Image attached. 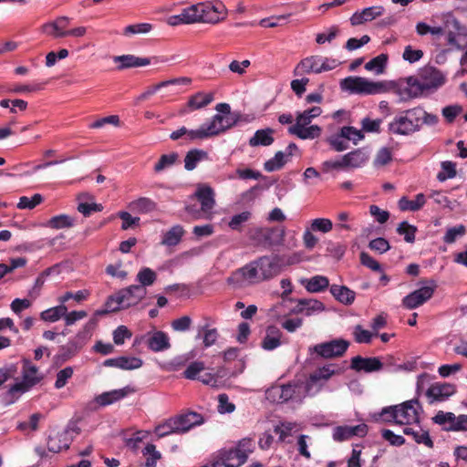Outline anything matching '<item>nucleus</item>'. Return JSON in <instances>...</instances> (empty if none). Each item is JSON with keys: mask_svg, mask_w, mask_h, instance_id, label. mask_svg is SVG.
<instances>
[{"mask_svg": "<svg viewBox=\"0 0 467 467\" xmlns=\"http://www.w3.org/2000/svg\"><path fill=\"white\" fill-rule=\"evenodd\" d=\"M444 81V76L439 69L425 66L419 70L418 76L405 78L407 87L400 90V95L404 97V99L418 98L425 91L441 87Z\"/></svg>", "mask_w": 467, "mask_h": 467, "instance_id": "nucleus-1", "label": "nucleus"}, {"mask_svg": "<svg viewBox=\"0 0 467 467\" xmlns=\"http://www.w3.org/2000/svg\"><path fill=\"white\" fill-rule=\"evenodd\" d=\"M282 265L283 259L278 254L264 255L240 268L236 275L250 283H258L279 275Z\"/></svg>", "mask_w": 467, "mask_h": 467, "instance_id": "nucleus-2", "label": "nucleus"}, {"mask_svg": "<svg viewBox=\"0 0 467 467\" xmlns=\"http://www.w3.org/2000/svg\"><path fill=\"white\" fill-rule=\"evenodd\" d=\"M226 14V7L222 2L215 4L203 2L183 8L181 16L183 18L184 24L198 22L217 24L225 18Z\"/></svg>", "mask_w": 467, "mask_h": 467, "instance_id": "nucleus-3", "label": "nucleus"}, {"mask_svg": "<svg viewBox=\"0 0 467 467\" xmlns=\"http://www.w3.org/2000/svg\"><path fill=\"white\" fill-rule=\"evenodd\" d=\"M418 408H420L419 401L410 400L400 405L384 408L381 416L388 422L410 425L420 421Z\"/></svg>", "mask_w": 467, "mask_h": 467, "instance_id": "nucleus-4", "label": "nucleus"}, {"mask_svg": "<svg viewBox=\"0 0 467 467\" xmlns=\"http://www.w3.org/2000/svg\"><path fill=\"white\" fill-rule=\"evenodd\" d=\"M147 295V289L142 285H132L122 288L109 296L106 306L111 311L126 309L138 305Z\"/></svg>", "mask_w": 467, "mask_h": 467, "instance_id": "nucleus-5", "label": "nucleus"}, {"mask_svg": "<svg viewBox=\"0 0 467 467\" xmlns=\"http://www.w3.org/2000/svg\"><path fill=\"white\" fill-rule=\"evenodd\" d=\"M422 115L421 108L416 107L403 110L389 123V132L397 135L408 136L419 131V117Z\"/></svg>", "mask_w": 467, "mask_h": 467, "instance_id": "nucleus-6", "label": "nucleus"}, {"mask_svg": "<svg viewBox=\"0 0 467 467\" xmlns=\"http://www.w3.org/2000/svg\"><path fill=\"white\" fill-rule=\"evenodd\" d=\"M284 227H254L249 230L248 237L254 247L269 249L280 245L285 238Z\"/></svg>", "mask_w": 467, "mask_h": 467, "instance_id": "nucleus-7", "label": "nucleus"}, {"mask_svg": "<svg viewBox=\"0 0 467 467\" xmlns=\"http://www.w3.org/2000/svg\"><path fill=\"white\" fill-rule=\"evenodd\" d=\"M342 90L351 94L375 95L387 91V86L381 81H371L362 77H348L341 80Z\"/></svg>", "mask_w": 467, "mask_h": 467, "instance_id": "nucleus-8", "label": "nucleus"}, {"mask_svg": "<svg viewBox=\"0 0 467 467\" xmlns=\"http://www.w3.org/2000/svg\"><path fill=\"white\" fill-rule=\"evenodd\" d=\"M342 90L351 94L375 95L387 91V86L381 81H371L362 77H348L341 80Z\"/></svg>", "mask_w": 467, "mask_h": 467, "instance_id": "nucleus-9", "label": "nucleus"}, {"mask_svg": "<svg viewBox=\"0 0 467 467\" xmlns=\"http://www.w3.org/2000/svg\"><path fill=\"white\" fill-rule=\"evenodd\" d=\"M350 343L343 338H336L330 341L314 345L308 348L311 355L316 354L317 357L325 359H332L344 356Z\"/></svg>", "mask_w": 467, "mask_h": 467, "instance_id": "nucleus-10", "label": "nucleus"}, {"mask_svg": "<svg viewBox=\"0 0 467 467\" xmlns=\"http://www.w3.org/2000/svg\"><path fill=\"white\" fill-rule=\"evenodd\" d=\"M245 454H241L234 448L221 449L212 460L213 467H240L246 462Z\"/></svg>", "mask_w": 467, "mask_h": 467, "instance_id": "nucleus-11", "label": "nucleus"}, {"mask_svg": "<svg viewBox=\"0 0 467 467\" xmlns=\"http://www.w3.org/2000/svg\"><path fill=\"white\" fill-rule=\"evenodd\" d=\"M431 285L422 286L402 299V306L407 309H415L431 299L435 292L437 285L433 280L430 281Z\"/></svg>", "mask_w": 467, "mask_h": 467, "instance_id": "nucleus-12", "label": "nucleus"}, {"mask_svg": "<svg viewBox=\"0 0 467 467\" xmlns=\"http://www.w3.org/2000/svg\"><path fill=\"white\" fill-rule=\"evenodd\" d=\"M342 369L337 368V365L327 364L316 369L310 374L308 379L305 384V392L306 395L311 394V390L317 382L320 380H328L332 376L340 374Z\"/></svg>", "mask_w": 467, "mask_h": 467, "instance_id": "nucleus-13", "label": "nucleus"}, {"mask_svg": "<svg viewBox=\"0 0 467 467\" xmlns=\"http://www.w3.org/2000/svg\"><path fill=\"white\" fill-rule=\"evenodd\" d=\"M171 419L178 434L185 433L192 428L201 425L203 422V417L200 413L194 411L181 413L171 417Z\"/></svg>", "mask_w": 467, "mask_h": 467, "instance_id": "nucleus-14", "label": "nucleus"}, {"mask_svg": "<svg viewBox=\"0 0 467 467\" xmlns=\"http://www.w3.org/2000/svg\"><path fill=\"white\" fill-rule=\"evenodd\" d=\"M349 368L357 372L364 371L366 373H372L381 370L383 368V363H381V360L377 357L363 358L361 356H356L351 358Z\"/></svg>", "mask_w": 467, "mask_h": 467, "instance_id": "nucleus-15", "label": "nucleus"}, {"mask_svg": "<svg viewBox=\"0 0 467 467\" xmlns=\"http://www.w3.org/2000/svg\"><path fill=\"white\" fill-rule=\"evenodd\" d=\"M368 433V426L365 423L356 426H337L333 431V439L336 441H344L354 436L364 437Z\"/></svg>", "mask_w": 467, "mask_h": 467, "instance_id": "nucleus-16", "label": "nucleus"}, {"mask_svg": "<svg viewBox=\"0 0 467 467\" xmlns=\"http://www.w3.org/2000/svg\"><path fill=\"white\" fill-rule=\"evenodd\" d=\"M456 392V387L450 383H434L426 392V395L431 399V403L434 401H443Z\"/></svg>", "mask_w": 467, "mask_h": 467, "instance_id": "nucleus-17", "label": "nucleus"}, {"mask_svg": "<svg viewBox=\"0 0 467 467\" xmlns=\"http://www.w3.org/2000/svg\"><path fill=\"white\" fill-rule=\"evenodd\" d=\"M192 83V78L188 77H181L176 78H171L168 80H164L159 82L156 85L149 87L143 93H141L138 98V101H142L148 99L150 97L154 95L158 90L167 88L170 86H182V85H190Z\"/></svg>", "mask_w": 467, "mask_h": 467, "instance_id": "nucleus-18", "label": "nucleus"}, {"mask_svg": "<svg viewBox=\"0 0 467 467\" xmlns=\"http://www.w3.org/2000/svg\"><path fill=\"white\" fill-rule=\"evenodd\" d=\"M384 12L385 9L381 5L367 7L355 12L350 17V23L352 26H359L381 16Z\"/></svg>", "mask_w": 467, "mask_h": 467, "instance_id": "nucleus-19", "label": "nucleus"}, {"mask_svg": "<svg viewBox=\"0 0 467 467\" xmlns=\"http://www.w3.org/2000/svg\"><path fill=\"white\" fill-rule=\"evenodd\" d=\"M213 100V93L197 92L189 98L187 104L180 110V114L185 115L192 110L202 109L209 105Z\"/></svg>", "mask_w": 467, "mask_h": 467, "instance_id": "nucleus-20", "label": "nucleus"}, {"mask_svg": "<svg viewBox=\"0 0 467 467\" xmlns=\"http://www.w3.org/2000/svg\"><path fill=\"white\" fill-rule=\"evenodd\" d=\"M143 364V361L140 358L136 357H118L113 358H108L104 360L103 366L114 367L123 370H132L140 368Z\"/></svg>", "mask_w": 467, "mask_h": 467, "instance_id": "nucleus-21", "label": "nucleus"}, {"mask_svg": "<svg viewBox=\"0 0 467 467\" xmlns=\"http://www.w3.org/2000/svg\"><path fill=\"white\" fill-rule=\"evenodd\" d=\"M22 364V381L32 389L44 379V376L39 374L38 368L29 359L24 358Z\"/></svg>", "mask_w": 467, "mask_h": 467, "instance_id": "nucleus-22", "label": "nucleus"}, {"mask_svg": "<svg viewBox=\"0 0 467 467\" xmlns=\"http://www.w3.org/2000/svg\"><path fill=\"white\" fill-rule=\"evenodd\" d=\"M320 56H310L302 59L295 67V76H303L305 74L321 73Z\"/></svg>", "mask_w": 467, "mask_h": 467, "instance_id": "nucleus-23", "label": "nucleus"}, {"mask_svg": "<svg viewBox=\"0 0 467 467\" xmlns=\"http://www.w3.org/2000/svg\"><path fill=\"white\" fill-rule=\"evenodd\" d=\"M130 392H131V389L130 387H125L123 389H113L111 391L103 392L95 397L94 402L99 407H105V406L110 405L116 401L122 400Z\"/></svg>", "mask_w": 467, "mask_h": 467, "instance_id": "nucleus-24", "label": "nucleus"}, {"mask_svg": "<svg viewBox=\"0 0 467 467\" xmlns=\"http://www.w3.org/2000/svg\"><path fill=\"white\" fill-rule=\"evenodd\" d=\"M325 310V305L317 299H299L297 305L293 309V313H304L306 316H311L315 312Z\"/></svg>", "mask_w": 467, "mask_h": 467, "instance_id": "nucleus-25", "label": "nucleus"}, {"mask_svg": "<svg viewBox=\"0 0 467 467\" xmlns=\"http://www.w3.org/2000/svg\"><path fill=\"white\" fill-rule=\"evenodd\" d=\"M147 346L150 350L160 352L168 349L171 344L168 336L164 332L155 331L148 336Z\"/></svg>", "mask_w": 467, "mask_h": 467, "instance_id": "nucleus-26", "label": "nucleus"}, {"mask_svg": "<svg viewBox=\"0 0 467 467\" xmlns=\"http://www.w3.org/2000/svg\"><path fill=\"white\" fill-rule=\"evenodd\" d=\"M196 198L201 202L202 209L203 211L210 212L214 204V192L212 187L208 185H201L195 192Z\"/></svg>", "mask_w": 467, "mask_h": 467, "instance_id": "nucleus-27", "label": "nucleus"}, {"mask_svg": "<svg viewBox=\"0 0 467 467\" xmlns=\"http://www.w3.org/2000/svg\"><path fill=\"white\" fill-rule=\"evenodd\" d=\"M114 62H119L120 64L118 66V69L122 70L125 68L130 67H144L150 64V58L147 57H138L134 55H122L114 57Z\"/></svg>", "mask_w": 467, "mask_h": 467, "instance_id": "nucleus-28", "label": "nucleus"}, {"mask_svg": "<svg viewBox=\"0 0 467 467\" xmlns=\"http://www.w3.org/2000/svg\"><path fill=\"white\" fill-rule=\"evenodd\" d=\"M282 333L275 326H268L261 347L265 350H274L281 345Z\"/></svg>", "mask_w": 467, "mask_h": 467, "instance_id": "nucleus-29", "label": "nucleus"}, {"mask_svg": "<svg viewBox=\"0 0 467 467\" xmlns=\"http://www.w3.org/2000/svg\"><path fill=\"white\" fill-rule=\"evenodd\" d=\"M30 389H31L21 380L10 386V388L2 394V400L5 405H11Z\"/></svg>", "mask_w": 467, "mask_h": 467, "instance_id": "nucleus-30", "label": "nucleus"}, {"mask_svg": "<svg viewBox=\"0 0 467 467\" xmlns=\"http://www.w3.org/2000/svg\"><path fill=\"white\" fill-rule=\"evenodd\" d=\"M238 115L235 113H230L225 116L215 114L209 123H213L214 125V130L217 131L218 135L234 126L238 121Z\"/></svg>", "mask_w": 467, "mask_h": 467, "instance_id": "nucleus-31", "label": "nucleus"}, {"mask_svg": "<svg viewBox=\"0 0 467 467\" xmlns=\"http://www.w3.org/2000/svg\"><path fill=\"white\" fill-rule=\"evenodd\" d=\"M321 128L318 125L307 126H290L288 132L292 135H296L301 140H313L317 139L321 135Z\"/></svg>", "mask_w": 467, "mask_h": 467, "instance_id": "nucleus-32", "label": "nucleus"}, {"mask_svg": "<svg viewBox=\"0 0 467 467\" xmlns=\"http://www.w3.org/2000/svg\"><path fill=\"white\" fill-rule=\"evenodd\" d=\"M301 284L310 293H320L329 286V280L324 275H315L309 279H304Z\"/></svg>", "mask_w": 467, "mask_h": 467, "instance_id": "nucleus-33", "label": "nucleus"}, {"mask_svg": "<svg viewBox=\"0 0 467 467\" xmlns=\"http://www.w3.org/2000/svg\"><path fill=\"white\" fill-rule=\"evenodd\" d=\"M274 132V130L271 128L256 130L249 140V145L251 147L270 146L275 140L273 137Z\"/></svg>", "mask_w": 467, "mask_h": 467, "instance_id": "nucleus-34", "label": "nucleus"}, {"mask_svg": "<svg viewBox=\"0 0 467 467\" xmlns=\"http://www.w3.org/2000/svg\"><path fill=\"white\" fill-rule=\"evenodd\" d=\"M207 160H209L207 151L200 149L190 150L184 158V168L187 171H192L200 161Z\"/></svg>", "mask_w": 467, "mask_h": 467, "instance_id": "nucleus-35", "label": "nucleus"}, {"mask_svg": "<svg viewBox=\"0 0 467 467\" xmlns=\"http://www.w3.org/2000/svg\"><path fill=\"white\" fill-rule=\"evenodd\" d=\"M368 160V156L361 149L355 150L350 151L343 156V162H344L346 168L360 167L363 164H365Z\"/></svg>", "mask_w": 467, "mask_h": 467, "instance_id": "nucleus-36", "label": "nucleus"}, {"mask_svg": "<svg viewBox=\"0 0 467 467\" xmlns=\"http://www.w3.org/2000/svg\"><path fill=\"white\" fill-rule=\"evenodd\" d=\"M330 293L340 303L351 305L355 300V292L345 285H332Z\"/></svg>", "mask_w": 467, "mask_h": 467, "instance_id": "nucleus-37", "label": "nucleus"}, {"mask_svg": "<svg viewBox=\"0 0 467 467\" xmlns=\"http://www.w3.org/2000/svg\"><path fill=\"white\" fill-rule=\"evenodd\" d=\"M215 135H217V131L214 130V125L209 122L203 123L197 130H188V133H186L189 140H204Z\"/></svg>", "mask_w": 467, "mask_h": 467, "instance_id": "nucleus-38", "label": "nucleus"}, {"mask_svg": "<svg viewBox=\"0 0 467 467\" xmlns=\"http://www.w3.org/2000/svg\"><path fill=\"white\" fill-rule=\"evenodd\" d=\"M69 448V442L67 440V435L66 432L56 433L54 435H50L47 440V449L49 451L57 453L62 450H67Z\"/></svg>", "mask_w": 467, "mask_h": 467, "instance_id": "nucleus-39", "label": "nucleus"}, {"mask_svg": "<svg viewBox=\"0 0 467 467\" xmlns=\"http://www.w3.org/2000/svg\"><path fill=\"white\" fill-rule=\"evenodd\" d=\"M426 202V198L423 193H418L414 200H409L406 196L399 200V208L400 211L416 212L420 210Z\"/></svg>", "mask_w": 467, "mask_h": 467, "instance_id": "nucleus-40", "label": "nucleus"}, {"mask_svg": "<svg viewBox=\"0 0 467 467\" xmlns=\"http://www.w3.org/2000/svg\"><path fill=\"white\" fill-rule=\"evenodd\" d=\"M403 433L411 436L417 443L424 444L430 449H432L434 446L433 441L427 431H415L413 428L406 427L403 429Z\"/></svg>", "mask_w": 467, "mask_h": 467, "instance_id": "nucleus-41", "label": "nucleus"}, {"mask_svg": "<svg viewBox=\"0 0 467 467\" xmlns=\"http://www.w3.org/2000/svg\"><path fill=\"white\" fill-rule=\"evenodd\" d=\"M130 208L131 211L139 213H148L153 212L157 208L154 201L147 197H140L130 202Z\"/></svg>", "mask_w": 467, "mask_h": 467, "instance_id": "nucleus-42", "label": "nucleus"}, {"mask_svg": "<svg viewBox=\"0 0 467 467\" xmlns=\"http://www.w3.org/2000/svg\"><path fill=\"white\" fill-rule=\"evenodd\" d=\"M301 388L302 387L297 384L288 383L275 388V390L279 394V401L285 402L296 399Z\"/></svg>", "mask_w": 467, "mask_h": 467, "instance_id": "nucleus-43", "label": "nucleus"}, {"mask_svg": "<svg viewBox=\"0 0 467 467\" xmlns=\"http://www.w3.org/2000/svg\"><path fill=\"white\" fill-rule=\"evenodd\" d=\"M184 230L181 225H174L164 234L161 244L167 246L176 245L181 242Z\"/></svg>", "mask_w": 467, "mask_h": 467, "instance_id": "nucleus-44", "label": "nucleus"}, {"mask_svg": "<svg viewBox=\"0 0 467 467\" xmlns=\"http://www.w3.org/2000/svg\"><path fill=\"white\" fill-rule=\"evenodd\" d=\"M67 311V307L65 305H59L41 312L40 318L46 322H56L63 317Z\"/></svg>", "mask_w": 467, "mask_h": 467, "instance_id": "nucleus-45", "label": "nucleus"}, {"mask_svg": "<svg viewBox=\"0 0 467 467\" xmlns=\"http://www.w3.org/2000/svg\"><path fill=\"white\" fill-rule=\"evenodd\" d=\"M389 57L387 54H380L365 64L368 71H373L376 74H382L386 68Z\"/></svg>", "mask_w": 467, "mask_h": 467, "instance_id": "nucleus-46", "label": "nucleus"}, {"mask_svg": "<svg viewBox=\"0 0 467 467\" xmlns=\"http://www.w3.org/2000/svg\"><path fill=\"white\" fill-rule=\"evenodd\" d=\"M202 337V342L204 348H209L215 344L219 334L216 328H210L209 326L201 327L196 338Z\"/></svg>", "mask_w": 467, "mask_h": 467, "instance_id": "nucleus-47", "label": "nucleus"}, {"mask_svg": "<svg viewBox=\"0 0 467 467\" xmlns=\"http://www.w3.org/2000/svg\"><path fill=\"white\" fill-rule=\"evenodd\" d=\"M287 161V156L283 151H277L275 156L266 161L264 168L266 171H275L280 170Z\"/></svg>", "mask_w": 467, "mask_h": 467, "instance_id": "nucleus-48", "label": "nucleus"}, {"mask_svg": "<svg viewBox=\"0 0 467 467\" xmlns=\"http://www.w3.org/2000/svg\"><path fill=\"white\" fill-rule=\"evenodd\" d=\"M179 159V154L177 152H171L169 154H163L160 157L159 161L154 165V171L159 173L164 171L167 168L174 165Z\"/></svg>", "mask_w": 467, "mask_h": 467, "instance_id": "nucleus-49", "label": "nucleus"}, {"mask_svg": "<svg viewBox=\"0 0 467 467\" xmlns=\"http://www.w3.org/2000/svg\"><path fill=\"white\" fill-rule=\"evenodd\" d=\"M156 279V273L149 267L141 268L136 276V280L140 283L138 285H142L145 288L153 285Z\"/></svg>", "mask_w": 467, "mask_h": 467, "instance_id": "nucleus-50", "label": "nucleus"}, {"mask_svg": "<svg viewBox=\"0 0 467 467\" xmlns=\"http://www.w3.org/2000/svg\"><path fill=\"white\" fill-rule=\"evenodd\" d=\"M142 453L146 457V467H156L158 460L161 457V452L156 450V446L151 443L145 446Z\"/></svg>", "mask_w": 467, "mask_h": 467, "instance_id": "nucleus-51", "label": "nucleus"}, {"mask_svg": "<svg viewBox=\"0 0 467 467\" xmlns=\"http://www.w3.org/2000/svg\"><path fill=\"white\" fill-rule=\"evenodd\" d=\"M47 225L53 229L69 228L74 225V219L67 214H60L52 217Z\"/></svg>", "mask_w": 467, "mask_h": 467, "instance_id": "nucleus-52", "label": "nucleus"}, {"mask_svg": "<svg viewBox=\"0 0 467 467\" xmlns=\"http://www.w3.org/2000/svg\"><path fill=\"white\" fill-rule=\"evenodd\" d=\"M375 334L364 329L361 325H357L353 328L354 340L358 344H369Z\"/></svg>", "mask_w": 467, "mask_h": 467, "instance_id": "nucleus-53", "label": "nucleus"}, {"mask_svg": "<svg viewBox=\"0 0 467 467\" xmlns=\"http://www.w3.org/2000/svg\"><path fill=\"white\" fill-rule=\"evenodd\" d=\"M416 232H417L416 226L410 224L406 221L401 222L397 228V233L400 235H403L404 240L407 243H410V244L415 241Z\"/></svg>", "mask_w": 467, "mask_h": 467, "instance_id": "nucleus-54", "label": "nucleus"}, {"mask_svg": "<svg viewBox=\"0 0 467 467\" xmlns=\"http://www.w3.org/2000/svg\"><path fill=\"white\" fill-rule=\"evenodd\" d=\"M172 422V419L170 418L166 420L163 423L157 425L154 430V433L156 434V436L158 438H163L171 434H178V431L175 430V425Z\"/></svg>", "mask_w": 467, "mask_h": 467, "instance_id": "nucleus-55", "label": "nucleus"}, {"mask_svg": "<svg viewBox=\"0 0 467 467\" xmlns=\"http://www.w3.org/2000/svg\"><path fill=\"white\" fill-rule=\"evenodd\" d=\"M252 217V213L249 211L242 212L241 213L234 215L228 225L234 231L240 232L242 230V224L248 222Z\"/></svg>", "mask_w": 467, "mask_h": 467, "instance_id": "nucleus-56", "label": "nucleus"}, {"mask_svg": "<svg viewBox=\"0 0 467 467\" xmlns=\"http://www.w3.org/2000/svg\"><path fill=\"white\" fill-rule=\"evenodd\" d=\"M442 171H440L437 175V179L440 182H444L447 179H451L456 176V165L452 161H442L441 162Z\"/></svg>", "mask_w": 467, "mask_h": 467, "instance_id": "nucleus-57", "label": "nucleus"}, {"mask_svg": "<svg viewBox=\"0 0 467 467\" xmlns=\"http://www.w3.org/2000/svg\"><path fill=\"white\" fill-rule=\"evenodd\" d=\"M456 420V416L452 412H444L440 410L433 418L432 420L434 423L444 427L454 425Z\"/></svg>", "mask_w": 467, "mask_h": 467, "instance_id": "nucleus-58", "label": "nucleus"}, {"mask_svg": "<svg viewBox=\"0 0 467 467\" xmlns=\"http://www.w3.org/2000/svg\"><path fill=\"white\" fill-rule=\"evenodd\" d=\"M310 228L311 231L313 232H321L323 234H326L332 230L333 223L329 219L317 218L312 221Z\"/></svg>", "mask_w": 467, "mask_h": 467, "instance_id": "nucleus-59", "label": "nucleus"}, {"mask_svg": "<svg viewBox=\"0 0 467 467\" xmlns=\"http://www.w3.org/2000/svg\"><path fill=\"white\" fill-rule=\"evenodd\" d=\"M465 227L462 224H460L455 227H451L447 229L444 236H443V242L445 244H452L456 241L458 237H461L465 234Z\"/></svg>", "mask_w": 467, "mask_h": 467, "instance_id": "nucleus-60", "label": "nucleus"}, {"mask_svg": "<svg viewBox=\"0 0 467 467\" xmlns=\"http://www.w3.org/2000/svg\"><path fill=\"white\" fill-rule=\"evenodd\" d=\"M43 201V197L39 193L34 194L31 198H28L26 196H22L19 199V202L17 204V207L19 209H33L36 205L40 204Z\"/></svg>", "mask_w": 467, "mask_h": 467, "instance_id": "nucleus-61", "label": "nucleus"}, {"mask_svg": "<svg viewBox=\"0 0 467 467\" xmlns=\"http://www.w3.org/2000/svg\"><path fill=\"white\" fill-rule=\"evenodd\" d=\"M79 349V347L78 346V342L71 340L67 345L61 346L59 348V357L62 360H67L71 357L75 356Z\"/></svg>", "mask_w": 467, "mask_h": 467, "instance_id": "nucleus-62", "label": "nucleus"}, {"mask_svg": "<svg viewBox=\"0 0 467 467\" xmlns=\"http://www.w3.org/2000/svg\"><path fill=\"white\" fill-rule=\"evenodd\" d=\"M346 140L347 139L342 136V130H340L339 134L330 137L327 141L334 150L343 151L348 148V143Z\"/></svg>", "mask_w": 467, "mask_h": 467, "instance_id": "nucleus-63", "label": "nucleus"}, {"mask_svg": "<svg viewBox=\"0 0 467 467\" xmlns=\"http://www.w3.org/2000/svg\"><path fill=\"white\" fill-rule=\"evenodd\" d=\"M204 369V363L202 361L192 362L183 372V376L188 379H196L197 375Z\"/></svg>", "mask_w": 467, "mask_h": 467, "instance_id": "nucleus-64", "label": "nucleus"}]
</instances>
